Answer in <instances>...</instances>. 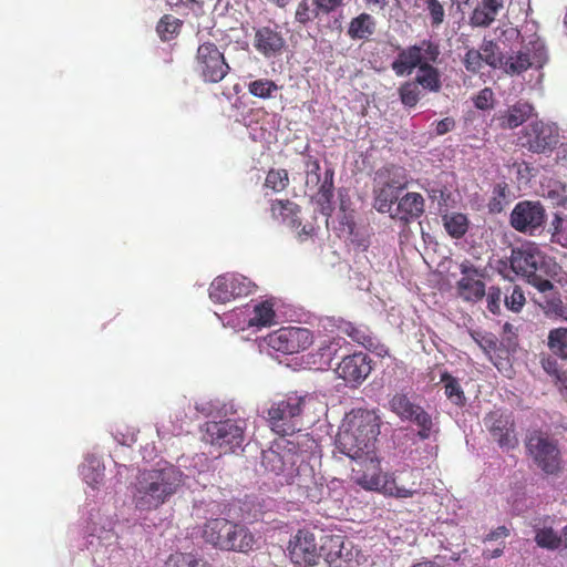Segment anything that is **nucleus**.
I'll return each mask as SVG.
<instances>
[{
    "mask_svg": "<svg viewBox=\"0 0 567 567\" xmlns=\"http://www.w3.org/2000/svg\"><path fill=\"white\" fill-rule=\"evenodd\" d=\"M380 425L381 419L374 411L352 410L336 436V451L350 458L371 455L375 452Z\"/></svg>",
    "mask_w": 567,
    "mask_h": 567,
    "instance_id": "nucleus-1",
    "label": "nucleus"
},
{
    "mask_svg": "<svg viewBox=\"0 0 567 567\" xmlns=\"http://www.w3.org/2000/svg\"><path fill=\"white\" fill-rule=\"evenodd\" d=\"M261 464L265 471L276 476H282L288 484L295 483L298 477L297 485L303 489L306 498L313 503L321 499L323 487L313 480V475H311L310 484H305L301 480L300 471L306 470L308 465H303L302 454L295 443L290 441L275 443L274 446L262 452Z\"/></svg>",
    "mask_w": 567,
    "mask_h": 567,
    "instance_id": "nucleus-2",
    "label": "nucleus"
},
{
    "mask_svg": "<svg viewBox=\"0 0 567 567\" xmlns=\"http://www.w3.org/2000/svg\"><path fill=\"white\" fill-rule=\"evenodd\" d=\"M184 473L174 465L142 472L135 485L133 501L140 511L156 509L184 485Z\"/></svg>",
    "mask_w": 567,
    "mask_h": 567,
    "instance_id": "nucleus-3",
    "label": "nucleus"
},
{
    "mask_svg": "<svg viewBox=\"0 0 567 567\" xmlns=\"http://www.w3.org/2000/svg\"><path fill=\"white\" fill-rule=\"evenodd\" d=\"M509 265L516 275L526 278L540 292L554 290V284L547 277L555 264L535 243L527 241L513 248Z\"/></svg>",
    "mask_w": 567,
    "mask_h": 567,
    "instance_id": "nucleus-4",
    "label": "nucleus"
},
{
    "mask_svg": "<svg viewBox=\"0 0 567 567\" xmlns=\"http://www.w3.org/2000/svg\"><path fill=\"white\" fill-rule=\"evenodd\" d=\"M357 462L352 468V480L355 484L367 491L380 492L386 496L396 498L412 497L419 493V488L405 487L396 482L392 475L381 473L380 460L375 452L371 455H362L353 458Z\"/></svg>",
    "mask_w": 567,
    "mask_h": 567,
    "instance_id": "nucleus-5",
    "label": "nucleus"
},
{
    "mask_svg": "<svg viewBox=\"0 0 567 567\" xmlns=\"http://www.w3.org/2000/svg\"><path fill=\"white\" fill-rule=\"evenodd\" d=\"M203 538L217 549L245 554L254 550L257 544L255 535L245 524L223 517L210 518L204 524Z\"/></svg>",
    "mask_w": 567,
    "mask_h": 567,
    "instance_id": "nucleus-6",
    "label": "nucleus"
},
{
    "mask_svg": "<svg viewBox=\"0 0 567 567\" xmlns=\"http://www.w3.org/2000/svg\"><path fill=\"white\" fill-rule=\"evenodd\" d=\"M306 402L307 396L296 392L274 400L267 410L266 417L271 431L281 436L291 435L298 431Z\"/></svg>",
    "mask_w": 567,
    "mask_h": 567,
    "instance_id": "nucleus-7",
    "label": "nucleus"
},
{
    "mask_svg": "<svg viewBox=\"0 0 567 567\" xmlns=\"http://www.w3.org/2000/svg\"><path fill=\"white\" fill-rule=\"evenodd\" d=\"M526 454L544 474L556 476L563 470L558 441L540 430L532 431L525 441Z\"/></svg>",
    "mask_w": 567,
    "mask_h": 567,
    "instance_id": "nucleus-8",
    "label": "nucleus"
},
{
    "mask_svg": "<svg viewBox=\"0 0 567 567\" xmlns=\"http://www.w3.org/2000/svg\"><path fill=\"white\" fill-rule=\"evenodd\" d=\"M246 423L244 420L210 421L205 424V441L220 450V454L234 453L243 446Z\"/></svg>",
    "mask_w": 567,
    "mask_h": 567,
    "instance_id": "nucleus-9",
    "label": "nucleus"
},
{
    "mask_svg": "<svg viewBox=\"0 0 567 567\" xmlns=\"http://www.w3.org/2000/svg\"><path fill=\"white\" fill-rule=\"evenodd\" d=\"M441 54L439 43L424 39L406 48H398V55L391 63L396 76H406L415 69L420 70L426 60L437 61Z\"/></svg>",
    "mask_w": 567,
    "mask_h": 567,
    "instance_id": "nucleus-10",
    "label": "nucleus"
},
{
    "mask_svg": "<svg viewBox=\"0 0 567 567\" xmlns=\"http://www.w3.org/2000/svg\"><path fill=\"white\" fill-rule=\"evenodd\" d=\"M195 70L205 83H219L227 76L230 66L218 47L207 41L197 48Z\"/></svg>",
    "mask_w": 567,
    "mask_h": 567,
    "instance_id": "nucleus-11",
    "label": "nucleus"
},
{
    "mask_svg": "<svg viewBox=\"0 0 567 567\" xmlns=\"http://www.w3.org/2000/svg\"><path fill=\"white\" fill-rule=\"evenodd\" d=\"M484 426L499 449L509 451L518 445L516 424L512 412L501 409L488 412L483 419Z\"/></svg>",
    "mask_w": 567,
    "mask_h": 567,
    "instance_id": "nucleus-12",
    "label": "nucleus"
},
{
    "mask_svg": "<svg viewBox=\"0 0 567 567\" xmlns=\"http://www.w3.org/2000/svg\"><path fill=\"white\" fill-rule=\"evenodd\" d=\"M519 141L523 147L533 153H550L559 142V132L555 125L535 121L524 127Z\"/></svg>",
    "mask_w": 567,
    "mask_h": 567,
    "instance_id": "nucleus-13",
    "label": "nucleus"
},
{
    "mask_svg": "<svg viewBox=\"0 0 567 567\" xmlns=\"http://www.w3.org/2000/svg\"><path fill=\"white\" fill-rule=\"evenodd\" d=\"M255 290V285L245 276L224 274L216 277L209 287V298L214 302L226 303L246 297Z\"/></svg>",
    "mask_w": 567,
    "mask_h": 567,
    "instance_id": "nucleus-14",
    "label": "nucleus"
},
{
    "mask_svg": "<svg viewBox=\"0 0 567 567\" xmlns=\"http://www.w3.org/2000/svg\"><path fill=\"white\" fill-rule=\"evenodd\" d=\"M266 342L277 352L292 354L305 351L312 344V333L307 328L284 327L269 333Z\"/></svg>",
    "mask_w": 567,
    "mask_h": 567,
    "instance_id": "nucleus-15",
    "label": "nucleus"
},
{
    "mask_svg": "<svg viewBox=\"0 0 567 567\" xmlns=\"http://www.w3.org/2000/svg\"><path fill=\"white\" fill-rule=\"evenodd\" d=\"M290 560L301 567L318 565L321 557V545L318 546L316 536L308 529H299L288 545Z\"/></svg>",
    "mask_w": 567,
    "mask_h": 567,
    "instance_id": "nucleus-16",
    "label": "nucleus"
},
{
    "mask_svg": "<svg viewBox=\"0 0 567 567\" xmlns=\"http://www.w3.org/2000/svg\"><path fill=\"white\" fill-rule=\"evenodd\" d=\"M358 551L342 535H326L321 538V557L330 567H354Z\"/></svg>",
    "mask_w": 567,
    "mask_h": 567,
    "instance_id": "nucleus-17",
    "label": "nucleus"
},
{
    "mask_svg": "<svg viewBox=\"0 0 567 567\" xmlns=\"http://www.w3.org/2000/svg\"><path fill=\"white\" fill-rule=\"evenodd\" d=\"M545 217V209L540 203L524 200L515 205L509 224L519 233L533 235L544 225Z\"/></svg>",
    "mask_w": 567,
    "mask_h": 567,
    "instance_id": "nucleus-18",
    "label": "nucleus"
},
{
    "mask_svg": "<svg viewBox=\"0 0 567 567\" xmlns=\"http://www.w3.org/2000/svg\"><path fill=\"white\" fill-rule=\"evenodd\" d=\"M461 279L456 282L458 296L465 301L477 302L486 295L485 284L481 278L484 271L473 265L470 260L460 264Z\"/></svg>",
    "mask_w": 567,
    "mask_h": 567,
    "instance_id": "nucleus-19",
    "label": "nucleus"
},
{
    "mask_svg": "<svg viewBox=\"0 0 567 567\" xmlns=\"http://www.w3.org/2000/svg\"><path fill=\"white\" fill-rule=\"evenodd\" d=\"M252 45L258 53L270 59L284 52L286 40L278 25H262L255 29Z\"/></svg>",
    "mask_w": 567,
    "mask_h": 567,
    "instance_id": "nucleus-20",
    "label": "nucleus"
},
{
    "mask_svg": "<svg viewBox=\"0 0 567 567\" xmlns=\"http://www.w3.org/2000/svg\"><path fill=\"white\" fill-rule=\"evenodd\" d=\"M371 360L368 354L357 352L347 355L338 364L336 372L347 382H362L371 373Z\"/></svg>",
    "mask_w": 567,
    "mask_h": 567,
    "instance_id": "nucleus-21",
    "label": "nucleus"
},
{
    "mask_svg": "<svg viewBox=\"0 0 567 567\" xmlns=\"http://www.w3.org/2000/svg\"><path fill=\"white\" fill-rule=\"evenodd\" d=\"M535 112L532 103L525 100H518L506 110L496 113L494 120L502 130H514L527 122Z\"/></svg>",
    "mask_w": 567,
    "mask_h": 567,
    "instance_id": "nucleus-22",
    "label": "nucleus"
},
{
    "mask_svg": "<svg viewBox=\"0 0 567 567\" xmlns=\"http://www.w3.org/2000/svg\"><path fill=\"white\" fill-rule=\"evenodd\" d=\"M425 212V200L420 193L410 192L399 198L391 217L404 224L420 218Z\"/></svg>",
    "mask_w": 567,
    "mask_h": 567,
    "instance_id": "nucleus-23",
    "label": "nucleus"
},
{
    "mask_svg": "<svg viewBox=\"0 0 567 567\" xmlns=\"http://www.w3.org/2000/svg\"><path fill=\"white\" fill-rule=\"evenodd\" d=\"M300 206L289 199H275L270 203V214L275 220L288 224L291 228H299Z\"/></svg>",
    "mask_w": 567,
    "mask_h": 567,
    "instance_id": "nucleus-24",
    "label": "nucleus"
},
{
    "mask_svg": "<svg viewBox=\"0 0 567 567\" xmlns=\"http://www.w3.org/2000/svg\"><path fill=\"white\" fill-rule=\"evenodd\" d=\"M374 181L384 185H389V187H392L399 192H402L409 185L408 173L405 168L394 164L385 165L378 169Z\"/></svg>",
    "mask_w": 567,
    "mask_h": 567,
    "instance_id": "nucleus-25",
    "label": "nucleus"
},
{
    "mask_svg": "<svg viewBox=\"0 0 567 567\" xmlns=\"http://www.w3.org/2000/svg\"><path fill=\"white\" fill-rule=\"evenodd\" d=\"M375 29V19L367 12H362L351 19L347 34L353 41L369 40L374 34Z\"/></svg>",
    "mask_w": 567,
    "mask_h": 567,
    "instance_id": "nucleus-26",
    "label": "nucleus"
},
{
    "mask_svg": "<svg viewBox=\"0 0 567 567\" xmlns=\"http://www.w3.org/2000/svg\"><path fill=\"white\" fill-rule=\"evenodd\" d=\"M401 192L389 187V185H384L380 182H375V186L373 189V207L382 214H392L393 205L399 202V195Z\"/></svg>",
    "mask_w": 567,
    "mask_h": 567,
    "instance_id": "nucleus-27",
    "label": "nucleus"
},
{
    "mask_svg": "<svg viewBox=\"0 0 567 567\" xmlns=\"http://www.w3.org/2000/svg\"><path fill=\"white\" fill-rule=\"evenodd\" d=\"M437 61L426 60L417 70L415 82L424 90L439 92L442 89L441 72L433 65Z\"/></svg>",
    "mask_w": 567,
    "mask_h": 567,
    "instance_id": "nucleus-28",
    "label": "nucleus"
},
{
    "mask_svg": "<svg viewBox=\"0 0 567 567\" xmlns=\"http://www.w3.org/2000/svg\"><path fill=\"white\" fill-rule=\"evenodd\" d=\"M333 176L334 172L333 169L329 168L324 172V179L322 184L319 187V190L317 193V203L321 207V213L326 216H331L333 206H332V198H333Z\"/></svg>",
    "mask_w": 567,
    "mask_h": 567,
    "instance_id": "nucleus-29",
    "label": "nucleus"
},
{
    "mask_svg": "<svg viewBox=\"0 0 567 567\" xmlns=\"http://www.w3.org/2000/svg\"><path fill=\"white\" fill-rule=\"evenodd\" d=\"M441 382L443 383L445 396L458 408H463L466 404L465 393L456 378L444 371L441 374Z\"/></svg>",
    "mask_w": 567,
    "mask_h": 567,
    "instance_id": "nucleus-30",
    "label": "nucleus"
},
{
    "mask_svg": "<svg viewBox=\"0 0 567 567\" xmlns=\"http://www.w3.org/2000/svg\"><path fill=\"white\" fill-rule=\"evenodd\" d=\"M446 233L455 239L462 238L468 230L470 220L465 214L452 213L442 217Z\"/></svg>",
    "mask_w": 567,
    "mask_h": 567,
    "instance_id": "nucleus-31",
    "label": "nucleus"
},
{
    "mask_svg": "<svg viewBox=\"0 0 567 567\" xmlns=\"http://www.w3.org/2000/svg\"><path fill=\"white\" fill-rule=\"evenodd\" d=\"M342 330L354 342L363 346L368 350L375 349L378 346L377 338L371 333L368 327L354 326L351 322H347Z\"/></svg>",
    "mask_w": 567,
    "mask_h": 567,
    "instance_id": "nucleus-32",
    "label": "nucleus"
},
{
    "mask_svg": "<svg viewBox=\"0 0 567 567\" xmlns=\"http://www.w3.org/2000/svg\"><path fill=\"white\" fill-rule=\"evenodd\" d=\"M533 66L530 54L527 51H518L507 58L503 70L508 75H519Z\"/></svg>",
    "mask_w": 567,
    "mask_h": 567,
    "instance_id": "nucleus-33",
    "label": "nucleus"
},
{
    "mask_svg": "<svg viewBox=\"0 0 567 567\" xmlns=\"http://www.w3.org/2000/svg\"><path fill=\"white\" fill-rule=\"evenodd\" d=\"M183 27V21L172 14H164L156 25V32L162 41L175 39Z\"/></svg>",
    "mask_w": 567,
    "mask_h": 567,
    "instance_id": "nucleus-34",
    "label": "nucleus"
},
{
    "mask_svg": "<svg viewBox=\"0 0 567 567\" xmlns=\"http://www.w3.org/2000/svg\"><path fill=\"white\" fill-rule=\"evenodd\" d=\"M274 305L269 301H262L254 307V316L249 318V326L266 327L275 321Z\"/></svg>",
    "mask_w": 567,
    "mask_h": 567,
    "instance_id": "nucleus-35",
    "label": "nucleus"
},
{
    "mask_svg": "<svg viewBox=\"0 0 567 567\" xmlns=\"http://www.w3.org/2000/svg\"><path fill=\"white\" fill-rule=\"evenodd\" d=\"M548 348L561 360H567V328H556L549 331Z\"/></svg>",
    "mask_w": 567,
    "mask_h": 567,
    "instance_id": "nucleus-36",
    "label": "nucleus"
},
{
    "mask_svg": "<svg viewBox=\"0 0 567 567\" xmlns=\"http://www.w3.org/2000/svg\"><path fill=\"white\" fill-rule=\"evenodd\" d=\"M390 409L393 413H395L401 420H408L413 416V411L417 406L412 403L406 394L404 393H395L390 402Z\"/></svg>",
    "mask_w": 567,
    "mask_h": 567,
    "instance_id": "nucleus-37",
    "label": "nucleus"
},
{
    "mask_svg": "<svg viewBox=\"0 0 567 567\" xmlns=\"http://www.w3.org/2000/svg\"><path fill=\"white\" fill-rule=\"evenodd\" d=\"M166 567H210L192 553H175L169 555L165 563Z\"/></svg>",
    "mask_w": 567,
    "mask_h": 567,
    "instance_id": "nucleus-38",
    "label": "nucleus"
},
{
    "mask_svg": "<svg viewBox=\"0 0 567 567\" xmlns=\"http://www.w3.org/2000/svg\"><path fill=\"white\" fill-rule=\"evenodd\" d=\"M278 85L275 81L269 79H258L251 81L248 84V92L262 100H267L272 97L274 93L278 91Z\"/></svg>",
    "mask_w": 567,
    "mask_h": 567,
    "instance_id": "nucleus-39",
    "label": "nucleus"
},
{
    "mask_svg": "<svg viewBox=\"0 0 567 567\" xmlns=\"http://www.w3.org/2000/svg\"><path fill=\"white\" fill-rule=\"evenodd\" d=\"M536 544L542 548L557 549L563 545V534L558 535L551 527H545L536 530Z\"/></svg>",
    "mask_w": 567,
    "mask_h": 567,
    "instance_id": "nucleus-40",
    "label": "nucleus"
},
{
    "mask_svg": "<svg viewBox=\"0 0 567 567\" xmlns=\"http://www.w3.org/2000/svg\"><path fill=\"white\" fill-rule=\"evenodd\" d=\"M289 185V175L287 169L279 168L275 169L271 168L266 176L264 186L267 188H270L275 193L282 192L287 188Z\"/></svg>",
    "mask_w": 567,
    "mask_h": 567,
    "instance_id": "nucleus-41",
    "label": "nucleus"
},
{
    "mask_svg": "<svg viewBox=\"0 0 567 567\" xmlns=\"http://www.w3.org/2000/svg\"><path fill=\"white\" fill-rule=\"evenodd\" d=\"M424 11L427 12L433 29L442 25L445 20V10L439 0H423Z\"/></svg>",
    "mask_w": 567,
    "mask_h": 567,
    "instance_id": "nucleus-42",
    "label": "nucleus"
},
{
    "mask_svg": "<svg viewBox=\"0 0 567 567\" xmlns=\"http://www.w3.org/2000/svg\"><path fill=\"white\" fill-rule=\"evenodd\" d=\"M399 95L403 105L408 107H414L420 100L419 84L415 81L404 82L399 87Z\"/></svg>",
    "mask_w": 567,
    "mask_h": 567,
    "instance_id": "nucleus-43",
    "label": "nucleus"
},
{
    "mask_svg": "<svg viewBox=\"0 0 567 567\" xmlns=\"http://www.w3.org/2000/svg\"><path fill=\"white\" fill-rule=\"evenodd\" d=\"M319 13L322 11L317 8L315 0H301L296 10V20L306 24L316 19Z\"/></svg>",
    "mask_w": 567,
    "mask_h": 567,
    "instance_id": "nucleus-44",
    "label": "nucleus"
},
{
    "mask_svg": "<svg viewBox=\"0 0 567 567\" xmlns=\"http://www.w3.org/2000/svg\"><path fill=\"white\" fill-rule=\"evenodd\" d=\"M507 194L508 186L506 183L502 182L494 185L492 198L487 205L491 213H501L503 210Z\"/></svg>",
    "mask_w": 567,
    "mask_h": 567,
    "instance_id": "nucleus-45",
    "label": "nucleus"
},
{
    "mask_svg": "<svg viewBox=\"0 0 567 567\" xmlns=\"http://www.w3.org/2000/svg\"><path fill=\"white\" fill-rule=\"evenodd\" d=\"M462 63L468 73L477 74L483 69L485 61L483 59L482 52L472 48L465 52L462 59Z\"/></svg>",
    "mask_w": 567,
    "mask_h": 567,
    "instance_id": "nucleus-46",
    "label": "nucleus"
},
{
    "mask_svg": "<svg viewBox=\"0 0 567 567\" xmlns=\"http://www.w3.org/2000/svg\"><path fill=\"white\" fill-rule=\"evenodd\" d=\"M408 421L414 422L421 429L419 434L422 439L429 437L432 429V417L423 408L417 405L413 411V416Z\"/></svg>",
    "mask_w": 567,
    "mask_h": 567,
    "instance_id": "nucleus-47",
    "label": "nucleus"
},
{
    "mask_svg": "<svg viewBox=\"0 0 567 567\" xmlns=\"http://www.w3.org/2000/svg\"><path fill=\"white\" fill-rule=\"evenodd\" d=\"M498 49V45L492 40H484L480 49L483 54L485 64L493 69L498 68L502 62Z\"/></svg>",
    "mask_w": 567,
    "mask_h": 567,
    "instance_id": "nucleus-48",
    "label": "nucleus"
},
{
    "mask_svg": "<svg viewBox=\"0 0 567 567\" xmlns=\"http://www.w3.org/2000/svg\"><path fill=\"white\" fill-rule=\"evenodd\" d=\"M306 185L308 187H317L320 183V163L313 156H308L306 162Z\"/></svg>",
    "mask_w": 567,
    "mask_h": 567,
    "instance_id": "nucleus-49",
    "label": "nucleus"
},
{
    "mask_svg": "<svg viewBox=\"0 0 567 567\" xmlns=\"http://www.w3.org/2000/svg\"><path fill=\"white\" fill-rule=\"evenodd\" d=\"M504 302L508 310L513 312H519L526 302L525 295L522 288L515 286L511 295L505 296Z\"/></svg>",
    "mask_w": 567,
    "mask_h": 567,
    "instance_id": "nucleus-50",
    "label": "nucleus"
},
{
    "mask_svg": "<svg viewBox=\"0 0 567 567\" xmlns=\"http://www.w3.org/2000/svg\"><path fill=\"white\" fill-rule=\"evenodd\" d=\"M496 16L497 13H491V10L485 6L477 7L471 16V23L475 27H488Z\"/></svg>",
    "mask_w": 567,
    "mask_h": 567,
    "instance_id": "nucleus-51",
    "label": "nucleus"
},
{
    "mask_svg": "<svg viewBox=\"0 0 567 567\" xmlns=\"http://www.w3.org/2000/svg\"><path fill=\"white\" fill-rule=\"evenodd\" d=\"M487 309L497 315L501 311L502 291L498 287L492 286L487 291Z\"/></svg>",
    "mask_w": 567,
    "mask_h": 567,
    "instance_id": "nucleus-52",
    "label": "nucleus"
},
{
    "mask_svg": "<svg viewBox=\"0 0 567 567\" xmlns=\"http://www.w3.org/2000/svg\"><path fill=\"white\" fill-rule=\"evenodd\" d=\"M493 91L489 87L481 90L474 97V105L478 110H488L492 107Z\"/></svg>",
    "mask_w": 567,
    "mask_h": 567,
    "instance_id": "nucleus-53",
    "label": "nucleus"
},
{
    "mask_svg": "<svg viewBox=\"0 0 567 567\" xmlns=\"http://www.w3.org/2000/svg\"><path fill=\"white\" fill-rule=\"evenodd\" d=\"M315 2L324 14H329L346 4L344 0H315Z\"/></svg>",
    "mask_w": 567,
    "mask_h": 567,
    "instance_id": "nucleus-54",
    "label": "nucleus"
},
{
    "mask_svg": "<svg viewBox=\"0 0 567 567\" xmlns=\"http://www.w3.org/2000/svg\"><path fill=\"white\" fill-rule=\"evenodd\" d=\"M167 2L175 7H185L193 12H199L203 10V0H167Z\"/></svg>",
    "mask_w": 567,
    "mask_h": 567,
    "instance_id": "nucleus-55",
    "label": "nucleus"
},
{
    "mask_svg": "<svg viewBox=\"0 0 567 567\" xmlns=\"http://www.w3.org/2000/svg\"><path fill=\"white\" fill-rule=\"evenodd\" d=\"M540 364L543 369L553 378L561 371L558 367L557 360L550 355L543 357L540 359Z\"/></svg>",
    "mask_w": 567,
    "mask_h": 567,
    "instance_id": "nucleus-56",
    "label": "nucleus"
},
{
    "mask_svg": "<svg viewBox=\"0 0 567 567\" xmlns=\"http://www.w3.org/2000/svg\"><path fill=\"white\" fill-rule=\"evenodd\" d=\"M558 224L559 225L556 226L554 236L556 237L557 243L567 247V220L558 219Z\"/></svg>",
    "mask_w": 567,
    "mask_h": 567,
    "instance_id": "nucleus-57",
    "label": "nucleus"
},
{
    "mask_svg": "<svg viewBox=\"0 0 567 567\" xmlns=\"http://www.w3.org/2000/svg\"><path fill=\"white\" fill-rule=\"evenodd\" d=\"M455 126V121L452 117H445L436 123L435 132L437 135H444L452 131Z\"/></svg>",
    "mask_w": 567,
    "mask_h": 567,
    "instance_id": "nucleus-58",
    "label": "nucleus"
},
{
    "mask_svg": "<svg viewBox=\"0 0 567 567\" xmlns=\"http://www.w3.org/2000/svg\"><path fill=\"white\" fill-rule=\"evenodd\" d=\"M509 536V529L506 526H498L497 528L491 530L484 538V542L496 540L498 538H505Z\"/></svg>",
    "mask_w": 567,
    "mask_h": 567,
    "instance_id": "nucleus-59",
    "label": "nucleus"
},
{
    "mask_svg": "<svg viewBox=\"0 0 567 567\" xmlns=\"http://www.w3.org/2000/svg\"><path fill=\"white\" fill-rule=\"evenodd\" d=\"M295 230H297V236L298 238L303 241V240H307L309 237L313 236L315 234V228L309 225H300L299 228H293Z\"/></svg>",
    "mask_w": 567,
    "mask_h": 567,
    "instance_id": "nucleus-60",
    "label": "nucleus"
},
{
    "mask_svg": "<svg viewBox=\"0 0 567 567\" xmlns=\"http://www.w3.org/2000/svg\"><path fill=\"white\" fill-rule=\"evenodd\" d=\"M547 308L556 313H563V301L559 297H555L551 300L547 301Z\"/></svg>",
    "mask_w": 567,
    "mask_h": 567,
    "instance_id": "nucleus-61",
    "label": "nucleus"
},
{
    "mask_svg": "<svg viewBox=\"0 0 567 567\" xmlns=\"http://www.w3.org/2000/svg\"><path fill=\"white\" fill-rule=\"evenodd\" d=\"M483 6L491 10V13H498L503 8V0H483Z\"/></svg>",
    "mask_w": 567,
    "mask_h": 567,
    "instance_id": "nucleus-62",
    "label": "nucleus"
},
{
    "mask_svg": "<svg viewBox=\"0 0 567 567\" xmlns=\"http://www.w3.org/2000/svg\"><path fill=\"white\" fill-rule=\"evenodd\" d=\"M554 379H555V384L560 390H567V372L560 371L558 374H556L554 377Z\"/></svg>",
    "mask_w": 567,
    "mask_h": 567,
    "instance_id": "nucleus-63",
    "label": "nucleus"
},
{
    "mask_svg": "<svg viewBox=\"0 0 567 567\" xmlns=\"http://www.w3.org/2000/svg\"><path fill=\"white\" fill-rule=\"evenodd\" d=\"M504 548H505V545L503 544L501 547H498L494 550H489V549L483 550L482 555L485 559H493V558L499 557L503 554Z\"/></svg>",
    "mask_w": 567,
    "mask_h": 567,
    "instance_id": "nucleus-64",
    "label": "nucleus"
}]
</instances>
